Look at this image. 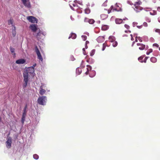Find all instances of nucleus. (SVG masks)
I'll use <instances>...</instances> for the list:
<instances>
[{
  "label": "nucleus",
  "mask_w": 160,
  "mask_h": 160,
  "mask_svg": "<svg viewBox=\"0 0 160 160\" xmlns=\"http://www.w3.org/2000/svg\"><path fill=\"white\" fill-rule=\"evenodd\" d=\"M34 68H33V67L28 68L23 73V76L24 77V83L23 85V88H25L28 86L29 74H31L32 76H33L34 74Z\"/></svg>",
  "instance_id": "nucleus-1"
},
{
  "label": "nucleus",
  "mask_w": 160,
  "mask_h": 160,
  "mask_svg": "<svg viewBox=\"0 0 160 160\" xmlns=\"http://www.w3.org/2000/svg\"><path fill=\"white\" fill-rule=\"evenodd\" d=\"M47 101V97L46 96H42L40 97L38 99L37 102L38 104L42 105L46 104Z\"/></svg>",
  "instance_id": "nucleus-2"
},
{
  "label": "nucleus",
  "mask_w": 160,
  "mask_h": 160,
  "mask_svg": "<svg viewBox=\"0 0 160 160\" xmlns=\"http://www.w3.org/2000/svg\"><path fill=\"white\" fill-rule=\"evenodd\" d=\"M76 3H78L79 4L82 5V2L80 1H77L76 0H75L73 3H72L71 2H69V5L71 8L74 10V9L72 8V5L74 7L76 6H77Z\"/></svg>",
  "instance_id": "nucleus-3"
},
{
  "label": "nucleus",
  "mask_w": 160,
  "mask_h": 160,
  "mask_svg": "<svg viewBox=\"0 0 160 160\" xmlns=\"http://www.w3.org/2000/svg\"><path fill=\"white\" fill-rule=\"evenodd\" d=\"M35 51L37 55L38 56V58L41 61H42L43 58L40 52L39 51V50L38 48V47L37 46H36L35 47Z\"/></svg>",
  "instance_id": "nucleus-4"
},
{
  "label": "nucleus",
  "mask_w": 160,
  "mask_h": 160,
  "mask_svg": "<svg viewBox=\"0 0 160 160\" xmlns=\"http://www.w3.org/2000/svg\"><path fill=\"white\" fill-rule=\"evenodd\" d=\"M27 19L30 22L32 23H37V19L35 17L32 16H28L27 17Z\"/></svg>",
  "instance_id": "nucleus-5"
},
{
  "label": "nucleus",
  "mask_w": 160,
  "mask_h": 160,
  "mask_svg": "<svg viewBox=\"0 0 160 160\" xmlns=\"http://www.w3.org/2000/svg\"><path fill=\"white\" fill-rule=\"evenodd\" d=\"M24 5L27 8H31V5L29 0H21Z\"/></svg>",
  "instance_id": "nucleus-6"
},
{
  "label": "nucleus",
  "mask_w": 160,
  "mask_h": 160,
  "mask_svg": "<svg viewBox=\"0 0 160 160\" xmlns=\"http://www.w3.org/2000/svg\"><path fill=\"white\" fill-rule=\"evenodd\" d=\"M29 28L32 32H36L38 29L37 25L34 24L30 25Z\"/></svg>",
  "instance_id": "nucleus-7"
},
{
  "label": "nucleus",
  "mask_w": 160,
  "mask_h": 160,
  "mask_svg": "<svg viewBox=\"0 0 160 160\" xmlns=\"http://www.w3.org/2000/svg\"><path fill=\"white\" fill-rule=\"evenodd\" d=\"M12 143V139L10 138H8L6 142V147L8 148H10L11 147Z\"/></svg>",
  "instance_id": "nucleus-8"
},
{
  "label": "nucleus",
  "mask_w": 160,
  "mask_h": 160,
  "mask_svg": "<svg viewBox=\"0 0 160 160\" xmlns=\"http://www.w3.org/2000/svg\"><path fill=\"white\" fill-rule=\"evenodd\" d=\"M43 36H44L43 33L42 31H39V32L37 33L36 37L39 39L41 38V37H42Z\"/></svg>",
  "instance_id": "nucleus-9"
},
{
  "label": "nucleus",
  "mask_w": 160,
  "mask_h": 160,
  "mask_svg": "<svg viewBox=\"0 0 160 160\" xmlns=\"http://www.w3.org/2000/svg\"><path fill=\"white\" fill-rule=\"evenodd\" d=\"M134 6L135 7V8H134V9L137 12H139L143 9V8L139 6Z\"/></svg>",
  "instance_id": "nucleus-10"
},
{
  "label": "nucleus",
  "mask_w": 160,
  "mask_h": 160,
  "mask_svg": "<svg viewBox=\"0 0 160 160\" xmlns=\"http://www.w3.org/2000/svg\"><path fill=\"white\" fill-rule=\"evenodd\" d=\"M26 62V60L23 59H19L17 60L16 63L18 64H22L25 63Z\"/></svg>",
  "instance_id": "nucleus-11"
},
{
  "label": "nucleus",
  "mask_w": 160,
  "mask_h": 160,
  "mask_svg": "<svg viewBox=\"0 0 160 160\" xmlns=\"http://www.w3.org/2000/svg\"><path fill=\"white\" fill-rule=\"evenodd\" d=\"M137 45L138 46H139L140 47L139 48V49L140 50H143L145 48V45L143 44L142 43H137Z\"/></svg>",
  "instance_id": "nucleus-12"
},
{
  "label": "nucleus",
  "mask_w": 160,
  "mask_h": 160,
  "mask_svg": "<svg viewBox=\"0 0 160 160\" xmlns=\"http://www.w3.org/2000/svg\"><path fill=\"white\" fill-rule=\"evenodd\" d=\"M12 30V35L13 37H15L16 35V32L15 31V27L14 26H13Z\"/></svg>",
  "instance_id": "nucleus-13"
},
{
  "label": "nucleus",
  "mask_w": 160,
  "mask_h": 160,
  "mask_svg": "<svg viewBox=\"0 0 160 160\" xmlns=\"http://www.w3.org/2000/svg\"><path fill=\"white\" fill-rule=\"evenodd\" d=\"M87 71L85 72V74L86 75H87L88 73V72L89 71L91 70L92 69V67H91L90 66H89V65H87Z\"/></svg>",
  "instance_id": "nucleus-14"
},
{
  "label": "nucleus",
  "mask_w": 160,
  "mask_h": 160,
  "mask_svg": "<svg viewBox=\"0 0 160 160\" xmlns=\"http://www.w3.org/2000/svg\"><path fill=\"white\" fill-rule=\"evenodd\" d=\"M109 40L110 42H113L115 41V38L113 36H110L109 38Z\"/></svg>",
  "instance_id": "nucleus-15"
},
{
  "label": "nucleus",
  "mask_w": 160,
  "mask_h": 160,
  "mask_svg": "<svg viewBox=\"0 0 160 160\" xmlns=\"http://www.w3.org/2000/svg\"><path fill=\"white\" fill-rule=\"evenodd\" d=\"M46 92V90L44 89L40 88L39 93L41 95H43Z\"/></svg>",
  "instance_id": "nucleus-16"
},
{
  "label": "nucleus",
  "mask_w": 160,
  "mask_h": 160,
  "mask_svg": "<svg viewBox=\"0 0 160 160\" xmlns=\"http://www.w3.org/2000/svg\"><path fill=\"white\" fill-rule=\"evenodd\" d=\"M76 37V35L74 33H72L70 36L68 38L70 39V38H72V39H75Z\"/></svg>",
  "instance_id": "nucleus-17"
},
{
  "label": "nucleus",
  "mask_w": 160,
  "mask_h": 160,
  "mask_svg": "<svg viewBox=\"0 0 160 160\" xmlns=\"http://www.w3.org/2000/svg\"><path fill=\"white\" fill-rule=\"evenodd\" d=\"M82 72V70L81 68H78L76 70V73L78 75H79Z\"/></svg>",
  "instance_id": "nucleus-18"
},
{
  "label": "nucleus",
  "mask_w": 160,
  "mask_h": 160,
  "mask_svg": "<svg viewBox=\"0 0 160 160\" xmlns=\"http://www.w3.org/2000/svg\"><path fill=\"white\" fill-rule=\"evenodd\" d=\"M122 19H121L118 18V19H116V20H115L116 23L117 24H118L121 23L122 22Z\"/></svg>",
  "instance_id": "nucleus-19"
},
{
  "label": "nucleus",
  "mask_w": 160,
  "mask_h": 160,
  "mask_svg": "<svg viewBox=\"0 0 160 160\" xmlns=\"http://www.w3.org/2000/svg\"><path fill=\"white\" fill-rule=\"evenodd\" d=\"M108 17V15L107 14H103L101 15V18L102 19L104 20L106 18Z\"/></svg>",
  "instance_id": "nucleus-20"
},
{
  "label": "nucleus",
  "mask_w": 160,
  "mask_h": 160,
  "mask_svg": "<svg viewBox=\"0 0 160 160\" xmlns=\"http://www.w3.org/2000/svg\"><path fill=\"white\" fill-rule=\"evenodd\" d=\"M109 28V27L107 25H103L102 26V29L103 30H106Z\"/></svg>",
  "instance_id": "nucleus-21"
},
{
  "label": "nucleus",
  "mask_w": 160,
  "mask_h": 160,
  "mask_svg": "<svg viewBox=\"0 0 160 160\" xmlns=\"http://www.w3.org/2000/svg\"><path fill=\"white\" fill-rule=\"evenodd\" d=\"M150 60L152 62L155 63L157 61V59L154 57H152L151 58Z\"/></svg>",
  "instance_id": "nucleus-22"
},
{
  "label": "nucleus",
  "mask_w": 160,
  "mask_h": 160,
  "mask_svg": "<svg viewBox=\"0 0 160 160\" xmlns=\"http://www.w3.org/2000/svg\"><path fill=\"white\" fill-rule=\"evenodd\" d=\"M10 50L11 52L12 53H13V55L15 56V54L14 53L15 49L14 48L11 47H10Z\"/></svg>",
  "instance_id": "nucleus-23"
},
{
  "label": "nucleus",
  "mask_w": 160,
  "mask_h": 160,
  "mask_svg": "<svg viewBox=\"0 0 160 160\" xmlns=\"http://www.w3.org/2000/svg\"><path fill=\"white\" fill-rule=\"evenodd\" d=\"M88 22L90 24H92L94 22V21L93 19H89Z\"/></svg>",
  "instance_id": "nucleus-24"
},
{
  "label": "nucleus",
  "mask_w": 160,
  "mask_h": 160,
  "mask_svg": "<svg viewBox=\"0 0 160 160\" xmlns=\"http://www.w3.org/2000/svg\"><path fill=\"white\" fill-rule=\"evenodd\" d=\"M95 49H93L90 52V54L91 56H93L95 54Z\"/></svg>",
  "instance_id": "nucleus-25"
},
{
  "label": "nucleus",
  "mask_w": 160,
  "mask_h": 160,
  "mask_svg": "<svg viewBox=\"0 0 160 160\" xmlns=\"http://www.w3.org/2000/svg\"><path fill=\"white\" fill-rule=\"evenodd\" d=\"M92 72L93 75H92L91 74H90L89 75V76L91 77H94L95 76V75L96 74V72H95L94 71H92Z\"/></svg>",
  "instance_id": "nucleus-26"
},
{
  "label": "nucleus",
  "mask_w": 160,
  "mask_h": 160,
  "mask_svg": "<svg viewBox=\"0 0 160 160\" xmlns=\"http://www.w3.org/2000/svg\"><path fill=\"white\" fill-rule=\"evenodd\" d=\"M141 4V2L140 1L137 2H135L134 5V6H139Z\"/></svg>",
  "instance_id": "nucleus-27"
},
{
  "label": "nucleus",
  "mask_w": 160,
  "mask_h": 160,
  "mask_svg": "<svg viewBox=\"0 0 160 160\" xmlns=\"http://www.w3.org/2000/svg\"><path fill=\"white\" fill-rule=\"evenodd\" d=\"M100 40H104V38L103 37H99L97 39V40L98 42H99Z\"/></svg>",
  "instance_id": "nucleus-28"
},
{
  "label": "nucleus",
  "mask_w": 160,
  "mask_h": 160,
  "mask_svg": "<svg viewBox=\"0 0 160 160\" xmlns=\"http://www.w3.org/2000/svg\"><path fill=\"white\" fill-rule=\"evenodd\" d=\"M33 157L34 159L37 160L38 158L39 157L37 154H35L33 155Z\"/></svg>",
  "instance_id": "nucleus-29"
},
{
  "label": "nucleus",
  "mask_w": 160,
  "mask_h": 160,
  "mask_svg": "<svg viewBox=\"0 0 160 160\" xmlns=\"http://www.w3.org/2000/svg\"><path fill=\"white\" fill-rule=\"evenodd\" d=\"M150 15H155L157 14V12H156V11H153V12H150Z\"/></svg>",
  "instance_id": "nucleus-30"
},
{
  "label": "nucleus",
  "mask_w": 160,
  "mask_h": 160,
  "mask_svg": "<svg viewBox=\"0 0 160 160\" xmlns=\"http://www.w3.org/2000/svg\"><path fill=\"white\" fill-rule=\"evenodd\" d=\"M113 43H112V46L113 47H116L117 46V45H118V42H117L116 41H115V42H113Z\"/></svg>",
  "instance_id": "nucleus-31"
},
{
  "label": "nucleus",
  "mask_w": 160,
  "mask_h": 160,
  "mask_svg": "<svg viewBox=\"0 0 160 160\" xmlns=\"http://www.w3.org/2000/svg\"><path fill=\"white\" fill-rule=\"evenodd\" d=\"M45 87H46L45 85L44 84L42 83L40 88L44 89L45 88Z\"/></svg>",
  "instance_id": "nucleus-32"
},
{
  "label": "nucleus",
  "mask_w": 160,
  "mask_h": 160,
  "mask_svg": "<svg viewBox=\"0 0 160 160\" xmlns=\"http://www.w3.org/2000/svg\"><path fill=\"white\" fill-rule=\"evenodd\" d=\"M152 49H149V50H148L147 52V55H148L149 54L152 52Z\"/></svg>",
  "instance_id": "nucleus-33"
},
{
  "label": "nucleus",
  "mask_w": 160,
  "mask_h": 160,
  "mask_svg": "<svg viewBox=\"0 0 160 160\" xmlns=\"http://www.w3.org/2000/svg\"><path fill=\"white\" fill-rule=\"evenodd\" d=\"M85 11L86 14H89L90 12V10L89 9H86Z\"/></svg>",
  "instance_id": "nucleus-34"
},
{
  "label": "nucleus",
  "mask_w": 160,
  "mask_h": 160,
  "mask_svg": "<svg viewBox=\"0 0 160 160\" xmlns=\"http://www.w3.org/2000/svg\"><path fill=\"white\" fill-rule=\"evenodd\" d=\"M13 20L12 19H10L8 21V22L9 25L12 24L13 23Z\"/></svg>",
  "instance_id": "nucleus-35"
},
{
  "label": "nucleus",
  "mask_w": 160,
  "mask_h": 160,
  "mask_svg": "<svg viewBox=\"0 0 160 160\" xmlns=\"http://www.w3.org/2000/svg\"><path fill=\"white\" fill-rule=\"evenodd\" d=\"M82 38L83 41H85L86 40L87 37V36L85 35H82Z\"/></svg>",
  "instance_id": "nucleus-36"
},
{
  "label": "nucleus",
  "mask_w": 160,
  "mask_h": 160,
  "mask_svg": "<svg viewBox=\"0 0 160 160\" xmlns=\"http://www.w3.org/2000/svg\"><path fill=\"white\" fill-rule=\"evenodd\" d=\"M25 117H22V118L21 122H22V124H23V123H24V121L25 120Z\"/></svg>",
  "instance_id": "nucleus-37"
},
{
  "label": "nucleus",
  "mask_w": 160,
  "mask_h": 160,
  "mask_svg": "<svg viewBox=\"0 0 160 160\" xmlns=\"http://www.w3.org/2000/svg\"><path fill=\"white\" fill-rule=\"evenodd\" d=\"M155 32H158L160 35V29H155Z\"/></svg>",
  "instance_id": "nucleus-38"
},
{
  "label": "nucleus",
  "mask_w": 160,
  "mask_h": 160,
  "mask_svg": "<svg viewBox=\"0 0 160 160\" xmlns=\"http://www.w3.org/2000/svg\"><path fill=\"white\" fill-rule=\"evenodd\" d=\"M153 46L156 47L157 48H158L159 47V45L157 43H154L153 44Z\"/></svg>",
  "instance_id": "nucleus-39"
},
{
  "label": "nucleus",
  "mask_w": 160,
  "mask_h": 160,
  "mask_svg": "<svg viewBox=\"0 0 160 160\" xmlns=\"http://www.w3.org/2000/svg\"><path fill=\"white\" fill-rule=\"evenodd\" d=\"M89 43V42L88 41H87L86 42V45H85V48L87 49L88 48V46H87V44Z\"/></svg>",
  "instance_id": "nucleus-40"
},
{
  "label": "nucleus",
  "mask_w": 160,
  "mask_h": 160,
  "mask_svg": "<svg viewBox=\"0 0 160 160\" xmlns=\"http://www.w3.org/2000/svg\"><path fill=\"white\" fill-rule=\"evenodd\" d=\"M83 61H82V63L81 65V67L82 68H84V66L83 65Z\"/></svg>",
  "instance_id": "nucleus-41"
},
{
  "label": "nucleus",
  "mask_w": 160,
  "mask_h": 160,
  "mask_svg": "<svg viewBox=\"0 0 160 160\" xmlns=\"http://www.w3.org/2000/svg\"><path fill=\"white\" fill-rule=\"evenodd\" d=\"M142 57H140L138 58V60L140 62H142Z\"/></svg>",
  "instance_id": "nucleus-42"
},
{
  "label": "nucleus",
  "mask_w": 160,
  "mask_h": 160,
  "mask_svg": "<svg viewBox=\"0 0 160 160\" xmlns=\"http://www.w3.org/2000/svg\"><path fill=\"white\" fill-rule=\"evenodd\" d=\"M148 9V11H150L151 10V8H144V9L146 11H147L148 10H147V9Z\"/></svg>",
  "instance_id": "nucleus-43"
},
{
  "label": "nucleus",
  "mask_w": 160,
  "mask_h": 160,
  "mask_svg": "<svg viewBox=\"0 0 160 160\" xmlns=\"http://www.w3.org/2000/svg\"><path fill=\"white\" fill-rule=\"evenodd\" d=\"M143 25L144 27H147L148 26V24L146 22H144L143 24Z\"/></svg>",
  "instance_id": "nucleus-44"
},
{
  "label": "nucleus",
  "mask_w": 160,
  "mask_h": 160,
  "mask_svg": "<svg viewBox=\"0 0 160 160\" xmlns=\"http://www.w3.org/2000/svg\"><path fill=\"white\" fill-rule=\"evenodd\" d=\"M138 24V23L137 22H134L132 23V25L133 27H135V26Z\"/></svg>",
  "instance_id": "nucleus-45"
},
{
  "label": "nucleus",
  "mask_w": 160,
  "mask_h": 160,
  "mask_svg": "<svg viewBox=\"0 0 160 160\" xmlns=\"http://www.w3.org/2000/svg\"><path fill=\"white\" fill-rule=\"evenodd\" d=\"M26 115V112H23L22 114V117H25Z\"/></svg>",
  "instance_id": "nucleus-46"
},
{
  "label": "nucleus",
  "mask_w": 160,
  "mask_h": 160,
  "mask_svg": "<svg viewBox=\"0 0 160 160\" xmlns=\"http://www.w3.org/2000/svg\"><path fill=\"white\" fill-rule=\"evenodd\" d=\"M137 38L138 40L141 42H142V40L140 38V37H137Z\"/></svg>",
  "instance_id": "nucleus-47"
},
{
  "label": "nucleus",
  "mask_w": 160,
  "mask_h": 160,
  "mask_svg": "<svg viewBox=\"0 0 160 160\" xmlns=\"http://www.w3.org/2000/svg\"><path fill=\"white\" fill-rule=\"evenodd\" d=\"M146 21L148 22H151V19L149 18H148L146 19Z\"/></svg>",
  "instance_id": "nucleus-48"
},
{
  "label": "nucleus",
  "mask_w": 160,
  "mask_h": 160,
  "mask_svg": "<svg viewBox=\"0 0 160 160\" xmlns=\"http://www.w3.org/2000/svg\"><path fill=\"white\" fill-rule=\"evenodd\" d=\"M124 26L126 28H127L128 29H129V26L127 24H125Z\"/></svg>",
  "instance_id": "nucleus-49"
},
{
  "label": "nucleus",
  "mask_w": 160,
  "mask_h": 160,
  "mask_svg": "<svg viewBox=\"0 0 160 160\" xmlns=\"http://www.w3.org/2000/svg\"><path fill=\"white\" fill-rule=\"evenodd\" d=\"M89 19L87 18H85L84 19V22H88Z\"/></svg>",
  "instance_id": "nucleus-50"
},
{
  "label": "nucleus",
  "mask_w": 160,
  "mask_h": 160,
  "mask_svg": "<svg viewBox=\"0 0 160 160\" xmlns=\"http://www.w3.org/2000/svg\"><path fill=\"white\" fill-rule=\"evenodd\" d=\"M85 49L84 48H83L82 49V50H83V54H84V55H86V53H85Z\"/></svg>",
  "instance_id": "nucleus-51"
},
{
  "label": "nucleus",
  "mask_w": 160,
  "mask_h": 160,
  "mask_svg": "<svg viewBox=\"0 0 160 160\" xmlns=\"http://www.w3.org/2000/svg\"><path fill=\"white\" fill-rule=\"evenodd\" d=\"M142 25L137 26V27L138 28H142Z\"/></svg>",
  "instance_id": "nucleus-52"
},
{
  "label": "nucleus",
  "mask_w": 160,
  "mask_h": 160,
  "mask_svg": "<svg viewBox=\"0 0 160 160\" xmlns=\"http://www.w3.org/2000/svg\"><path fill=\"white\" fill-rule=\"evenodd\" d=\"M27 108V106H26L24 108V110H23V112H26V109Z\"/></svg>",
  "instance_id": "nucleus-53"
},
{
  "label": "nucleus",
  "mask_w": 160,
  "mask_h": 160,
  "mask_svg": "<svg viewBox=\"0 0 160 160\" xmlns=\"http://www.w3.org/2000/svg\"><path fill=\"white\" fill-rule=\"evenodd\" d=\"M103 48H102V51H104V50H105V47L104 46V44H103Z\"/></svg>",
  "instance_id": "nucleus-54"
},
{
  "label": "nucleus",
  "mask_w": 160,
  "mask_h": 160,
  "mask_svg": "<svg viewBox=\"0 0 160 160\" xmlns=\"http://www.w3.org/2000/svg\"><path fill=\"white\" fill-rule=\"evenodd\" d=\"M130 36L131 37V40H132V41L133 40H134V39H133V38L132 37V34H131Z\"/></svg>",
  "instance_id": "nucleus-55"
},
{
  "label": "nucleus",
  "mask_w": 160,
  "mask_h": 160,
  "mask_svg": "<svg viewBox=\"0 0 160 160\" xmlns=\"http://www.w3.org/2000/svg\"><path fill=\"white\" fill-rule=\"evenodd\" d=\"M158 21L160 22V16L158 18Z\"/></svg>",
  "instance_id": "nucleus-56"
},
{
  "label": "nucleus",
  "mask_w": 160,
  "mask_h": 160,
  "mask_svg": "<svg viewBox=\"0 0 160 160\" xmlns=\"http://www.w3.org/2000/svg\"><path fill=\"white\" fill-rule=\"evenodd\" d=\"M157 10L160 12V7H158L157 8Z\"/></svg>",
  "instance_id": "nucleus-57"
},
{
  "label": "nucleus",
  "mask_w": 160,
  "mask_h": 160,
  "mask_svg": "<svg viewBox=\"0 0 160 160\" xmlns=\"http://www.w3.org/2000/svg\"><path fill=\"white\" fill-rule=\"evenodd\" d=\"M113 8V6H112L110 8V9L111 10H112Z\"/></svg>",
  "instance_id": "nucleus-58"
},
{
  "label": "nucleus",
  "mask_w": 160,
  "mask_h": 160,
  "mask_svg": "<svg viewBox=\"0 0 160 160\" xmlns=\"http://www.w3.org/2000/svg\"><path fill=\"white\" fill-rule=\"evenodd\" d=\"M111 10L110 9H109L108 11V13L109 14V13L110 12H111Z\"/></svg>",
  "instance_id": "nucleus-59"
},
{
  "label": "nucleus",
  "mask_w": 160,
  "mask_h": 160,
  "mask_svg": "<svg viewBox=\"0 0 160 160\" xmlns=\"http://www.w3.org/2000/svg\"><path fill=\"white\" fill-rule=\"evenodd\" d=\"M138 38H137V37H136V39L135 42H138Z\"/></svg>",
  "instance_id": "nucleus-60"
},
{
  "label": "nucleus",
  "mask_w": 160,
  "mask_h": 160,
  "mask_svg": "<svg viewBox=\"0 0 160 160\" xmlns=\"http://www.w3.org/2000/svg\"><path fill=\"white\" fill-rule=\"evenodd\" d=\"M70 18L72 20H74V19L72 18V16H71Z\"/></svg>",
  "instance_id": "nucleus-61"
},
{
  "label": "nucleus",
  "mask_w": 160,
  "mask_h": 160,
  "mask_svg": "<svg viewBox=\"0 0 160 160\" xmlns=\"http://www.w3.org/2000/svg\"><path fill=\"white\" fill-rule=\"evenodd\" d=\"M128 4L131 5V3L130 2L128 1Z\"/></svg>",
  "instance_id": "nucleus-62"
},
{
  "label": "nucleus",
  "mask_w": 160,
  "mask_h": 160,
  "mask_svg": "<svg viewBox=\"0 0 160 160\" xmlns=\"http://www.w3.org/2000/svg\"><path fill=\"white\" fill-rule=\"evenodd\" d=\"M135 43V41H134V42H133L132 44V46H133V45Z\"/></svg>",
  "instance_id": "nucleus-63"
},
{
  "label": "nucleus",
  "mask_w": 160,
  "mask_h": 160,
  "mask_svg": "<svg viewBox=\"0 0 160 160\" xmlns=\"http://www.w3.org/2000/svg\"><path fill=\"white\" fill-rule=\"evenodd\" d=\"M36 64H34L33 65V66H32V67H33V68H34L35 67V66H36Z\"/></svg>",
  "instance_id": "nucleus-64"
}]
</instances>
